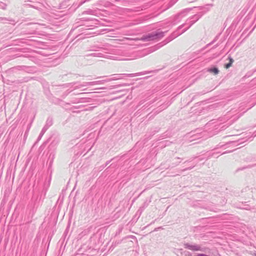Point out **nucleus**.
Wrapping results in <instances>:
<instances>
[{
	"label": "nucleus",
	"instance_id": "obj_16",
	"mask_svg": "<svg viewBox=\"0 0 256 256\" xmlns=\"http://www.w3.org/2000/svg\"><path fill=\"white\" fill-rule=\"evenodd\" d=\"M92 86V82H83L82 84H78L77 86H76L74 88L75 89L76 88H80L83 87L85 86Z\"/></svg>",
	"mask_w": 256,
	"mask_h": 256
},
{
	"label": "nucleus",
	"instance_id": "obj_52",
	"mask_svg": "<svg viewBox=\"0 0 256 256\" xmlns=\"http://www.w3.org/2000/svg\"><path fill=\"white\" fill-rule=\"evenodd\" d=\"M84 38V37H80V38Z\"/></svg>",
	"mask_w": 256,
	"mask_h": 256
},
{
	"label": "nucleus",
	"instance_id": "obj_4",
	"mask_svg": "<svg viewBox=\"0 0 256 256\" xmlns=\"http://www.w3.org/2000/svg\"><path fill=\"white\" fill-rule=\"evenodd\" d=\"M164 36V32L162 31H154L143 36L142 40L144 42H149L156 40H159L163 38Z\"/></svg>",
	"mask_w": 256,
	"mask_h": 256
},
{
	"label": "nucleus",
	"instance_id": "obj_23",
	"mask_svg": "<svg viewBox=\"0 0 256 256\" xmlns=\"http://www.w3.org/2000/svg\"><path fill=\"white\" fill-rule=\"evenodd\" d=\"M0 20H4V22H2L3 23H6V22L5 21H9L10 22V23H14V20H12V19H7L6 18H0Z\"/></svg>",
	"mask_w": 256,
	"mask_h": 256
},
{
	"label": "nucleus",
	"instance_id": "obj_35",
	"mask_svg": "<svg viewBox=\"0 0 256 256\" xmlns=\"http://www.w3.org/2000/svg\"><path fill=\"white\" fill-rule=\"evenodd\" d=\"M49 128L50 127L48 126L45 124L44 128H42V130L46 132Z\"/></svg>",
	"mask_w": 256,
	"mask_h": 256
},
{
	"label": "nucleus",
	"instance_id": "obj_49",
	"mask_svg": "<svg viewBox=\"0 0 256 256\" xmlns=\"http://www.w3.org/2000/svg\"><path fill=\"white\" fill-rule=\"evenodd\" d=\"M256 72V68L255 69H254L253 70V72Z\"/></svg>",
	"mask_w": 256,
	"mask_h": 256
},
{
	"label": "nucleus",
	"instance_id": "obj_22",
	"mask_svg": "<svg viewBox=\"0 0 256 256\" xmlns=\"http://www.w3.org/2000/svg\"><path fill=\"white\" fill-rule=\"evenodd\" d=\"M115 210H117V212L116 214H114V219H117L120 216V210H118V207L116 208Z\"/></svg>",
	"mask_w": 256,
	"mask_h": 256
},
{
	"label": "nucleus",
	"instance_id": "obj_15",
	"mask_svg": "<svg viewBox=\"0 0 256 256\" xmlns=\"http://www.w3.org/2000/svg\"><path fill=\"white\" fill-rule=\"evenodd\" d=\"M150 72L145 71V72H138V73H136V74H123L126 75V76H128V77L132 78V77L136 76H141V75H143V74H148Z\"/></svg>",
	"mask_w": 256,
	"mask_h": 256
},
{
	"label": "nucleus",
	"instance_id": "obj_38",
	"mask_svg": "<svg viewBox=\"0 0 256 256\" xmlns=\"http://www.w3.org/2000/svg\"><path fill=\"white\" fill-rule=\"evenodd\" d=\"M180 162H174L172 164V166H175L177 165H178L180 163Z\"/></svg>",
	"mask_w": 256,
	"mask_h": 256
},
{
	"label": "nucleus",
	"instance_id": "obj_27",
	"mask_svg": "<svg viewBox=\"0 0 256 256\" xmlns=\"http://www.w3.org/2000/svg\"><path fill=\"white\" fill-rule=\"evenodd\" d=\"M145 102H146V100H140V101L139 102V103H138V106H136V109H138V110H140V108H139V107H140V106L142 105V104Z\"/></svg>",
	"mask_w": 256,
	"mask_h": 256
},
{
	"label": "nucleus",
	"instance_id": "obj_32",
	"mask_svg": "<svg viewBox=\"0 0 256 256\" xmlns=\"http://www.w3.org/2000/svg\"><path fill=\"white\" fill-rule=\"evenodd\" d=\"M152 102L147 103L146 104L144 105L142 107V108L144 110L146 108L149 106H150L152 104Z\"/></svg>",
	"mask_w": 256,
	"mask_h": 256
},
{
	"label": "nucleus",
	"instance_id": "obj_18",
	"mask_svg": "<svg viewBox=\"0 0 256 256\" xmlns=\"http://www.w3.org/2000/svg\"><path fill=\"white\" fill-rule=\"evenodd\" d=\"M228 60H229V62L227 64H226L224 66V68L226 69L230 68L234 62V60L231 56H228Z\"/></svg>",
	"mask_w": 256,
	"mask_h": 256
},
{
	"label": "nucleus",
	"instance_id": "obj_39",
	"mask_svg": "<svg viewBox=\"0 0 256 256\" xmlns=\"http://www.w3.org/2000/svg\"><path fill=\"white\" fill-rule=\"evenodd\" d=\"M196 158H197L196 156H194V157H192V160H186L184 162V163H186V162H191L192 160H194L196 159Z\"/></svg>",
	"mask_w": 256,
	"mask_h": 256
},
{
	"label": "nucleus",
	"instance_id": "obj_46",
	"mask_svg": "<svg viewBox=\"0 0 256 256\" xmlns=\"http://www.w3.org/2000/svg\"><path fill=\"white\" fill-rule=\"evenodd\" d=\"M244 168H238V170H244Z\"/></svg>",
	"mask_w": 256,
	"mask_h": 256
},
{
	"label": "nucleus",
	"instance_id": "obj_28",
	"mask_svg": "<svg viewBox=\"0 0 256 256\" xmlns=\"http://www.w3.org/2000/svg\"><path fill=\"white\" fill-rule=\"evenodd\" d=\"M150 202V201H149V202H148L147 200L145 201L142 206L145 209L146 208L148 207Z\"/></svg>",
	"mask_w": 256,
	"mask_h": 256
},
{
	"label": "nucleus",
	"instance_id": "obj_53",
	"mask_svg": "<svg viewBox=\"0 0 256 256\" xmlns=\"http://www.w3.org/2000/svg\"><path fill=\"white\" fill-rule=\"evenodd\" d=\"M254 256H256V252L254 253Z\"/></svg>",
	"mask_w": 256,
	"mask_h": 256
},
{
	"label": "nucleus",
	"instance_id": "obj_25",
	"mask_svg": "<svg viewBox=\"0 0 256 256\" xmlns=\"http://www.w3.org/2000/svg\"><path fill=\"white\" fill-rule=\"evenodd\" d=\"M94 12L92 10H88L82 12V14H94Z\"/></svg>",
	"mask_w": 256,
	"mask_h": 256
},
{
	"label": "nucleus",
	"instance_id": "obj_17",
	"mask_svg": "<svg viewBox=\"0 0 256 256\" xmlns=\"http://www.w3.org/2000/svg\"><path fill=\"white\" fill-rule=\"evenodd\" d=\"M84 100L85 98H74L70 100V102L72 104H78L85 102Z\"/></svg>",
	"mask_w": 256,
	"mask_h": 256
},
{
	"label": "nucleus",
	"instance_id": "obj_33",
	"mask_svg": "<svg viewBox=\"0 0 256 256\" xmlns=\"http://www.w3.org/2000/svg\"><path fill=\"white\" fill-rule=\"evenodd\" d=\"M217 38H218V36H216L215 38L212 42H211L210 43H209L208 44H207V46H208L212 45V44H213L216 40Z\"/></svg>",
	"mask_w": 256,
	"mask_h": 256
},
{
	"label": "nucleus",
	"instance_id": "obj_2",
	"mask_svg": "<svg viewBox=\"0 0 256 256\" xmlns=\"http://www.w3.org/2000/svg\"><path fill=\"white\" fill-rule=\"evenodd\" d=\"M212 6V4H206L204 6L194 7V8H198L200 10H202L203 12L196 14L187 19L184 24L179 26V28H182L184 26H187L186 28H184V32H186L204 14L209 10L210 7Z\"/></svg>",
	"mask_w": 256,
	"mask_h": 256
},
{
	"label": "nucleus",
	"instance_id": "obj_6",
	"mask_svg": "<svg viewBox=\"0 0 256 256\" xmlns=\"http://www.w3.org/2000/svg\"><path fill=\"white\" fill-rule=\"evenodd\" d=\"M182 28H179V26L177 30L174 32L168 37L166 39H165L164 41L162 42V46H164L168 43L171 42L172 40L177 38L178 36L181 35L182 34L184 33L185 32H184V29L180 32V30Z\"/></svg>",
	"mask_w": 256,
	"mask_h": 256
},
{
	"label": "nucleus",
	"instance_id": "obj_1",
	"mask_svg": "<svg viewBox=\"0 0 256 256\" xmlns=\"http://www.w3.org/2000/svg\"><path fill=\"white\" fill-rule=\"evenodd\" d=\"M45 195L46 192L44 196H42V193L38 189H37L36 188H34L32 196L28 204L30 212L32 215L35 214L38 208L42 205Z\"/></svg>",
	"mask_w": 256,
	"mask_h": 256
},
{
	"label": "nucleus",
	"instance_id": "obj_10",
	"mask_svg": "<svg viewBox=\"0 0 256 256\" xmlns=\"http://www.w3.org/2000/svg\"><path fill=\"white\" fill-rule=\"evenodd\" d=\"M184 248L193 251L204 252V250L198 244H191L189 243L184 244Z\"/></svg>",
	"mask_w": 256,
	"mask_h": 256
},
{
	"label": "nucleus",
	"instance_id": "obj_51",
	"mask_svg": "<svg viewBox=\"0 0 256 256\" xmlns=\"http://www.w3.org/2000/svg\"><path fill=\"white\" fill-rule=\"evenodd\" d=\"M175 159L180 160V158H175Z\"/></svg>",
	"mask_w": 256,
	"mask_h": 256
},
{
	"label": "nucleus",
	"instance_id": "obj_43",
	"mask_svg": "<svg viewBox=\"0 0 256 256\" xmlns=\"http://www.w3.org/2000/svg\"><path fill=\"white\" fill-rule=\"evenodd\" d=\"M139 210H140V211H142V212H144V210H145L144 208H142V206H140L139 208Z\"/></svg>",
	"mask_w": 256,
	"mask_h": 256
},
{
	"label": "nucleus",
	"instance_id": "obj_11",
	"mask_svg": "<svg viewBox=\"0 0 256 256\" xmlns=\"http://www.w3.org/2000/svg\"><path fill=\"white\" fill-rule=\"evenodd\" d=\"M234 150H228V151H225L224 152H219L218 148H216L214 150V152H210L208 153V158L210 157H214V158H218L219 155L218 154H224L226 153H229L233 152Z\"/></svg>",
	"mask_w": 256,
	"mask_h": 256
},
{
	"label": "nucleus",
	"instance_id": "obj_14",
	"mask_svg": "<svg viewBox=\"0 0 256 256\" xmlns=\"http://www.w3.org/2000/svg\"><path fill=\"white\" fill-rule=\"evenodd\" d=\"M207 72L213 74L214 75H216L219 73L220 70L216 66L213 65L208 68Z\"/></svg>",
	"mask_w": 256,
	"mask_h": 256
},
{
	"label": "nucleus",
	"instance_id": "obj_13",
	"mask_svg": "<svg viewBox=\"0 0 256 256\" xmlns=\"http://www.w3.org/2000/svg\"><path fill=\"white\" fill-rule=\"evenodd\" d=\"M86 26H77L74 28H72L70 30V32H72V31H74L76 29L78 28V30L81 32V34L78 36H80L82 34H84V36L88 35V34L86 33V30L88 29L86 28Z\"/></svg>",
	"mask_w": 256,
	"mask_h": 256
},
{
	"label": "nucleus",
	"instance_id": "obj_24",
	"mask_svg": "<svg viewBox=\"0 0 256 256\" xmlns=\"http://www.w3.org/2000/svg\"><path fill=\"white\" fill-rule=\"evenodd\" d=\"M198 162L196 161L194 162V164H193L192 166H189L188 168H185L184 169H183L182 170V171H186V170H192L193 168L194 167V166L198 164Z\"/></svg>",
	"mask_w": 256,
	"mask_h": 256
},
{
	"label": "nucleus",
	"instance_id": "obj_21",
	"mask_svg": "<svg viewBox=\"0 0 256 256\" xmlns=\"http://www.w3.org/2000/svg\"><path fill=\"white\" fill-rule=\"evenodd\" d=\"M106 82H108V80H98V81L92 82V86L95 85V84H103Z\"/></svg>",
	"mask_w": 256,
	"mask_h": 256
},
{
	"label": "nucleus",
	"instance_id": "obj_31",
	"mask_svg": "<svg viewBox=\"0 0 256 256\" xmlns=\"http://www.w3.org/2000/svg\"><path fill=\"white\" fill-rule=\"evenodd\" d=\"M0 7L1 8H2V9L5 10V9H6V4H4V3H3V2H1L0 3Z\"/></svg>",
	"mask_w": 256,
	"mask_h": 256
},
{
	"label": "nucleus",
	"instance_id": "obj_42",
	"mask_svg": "<svg viewBox=\"0 0 256 256\" xmlns=\"http://www.w3.org/2000/svg\"><path fill=\"white\" fill-rule=\"evenodd\" d=\"M72 84L71 83H69V84H64L63 85H62V86L66 88V87H68V86L69 85L71 84Z\"/></svg>",
	"mask_w": 256,
	"mask_h": 256
},
{
	"label": "nucleus",
	"instance_id": "obj_26",
	"mask_svg": "<svg viewBox=\"0 0 256 256\" xmlns=\"http://www.w3.org/2000/svg\"><path fill=\"white\" fill-rule=\"evenodd\" d=\"M122 74H114V76L112 78V80H116L121 79V78H122Z\"/></svg>",
	"mask_w": 256,
	"mask_h": 256
},
{
	"label": "nucleus",
	"instance_id": "obj_50",
	"mask_svg": "<svg viewBox=\"0 0 256 256\" xmlns=\"http://www.w3.org/2000/svg\"><path fill=\"white\" fill-rule=\"evenodd\" d=\"M160 44H161V45H160V47H161V46H162V42L161 43H160Z\"/></svg>",
	"mask_w": 256,
	"mask_h": 256
},
{
	"label": "nucleus",
	"instance_id": "obj_48",
	"mask_svg": "<svg viewBox=\"0 0 256 256\" xmlns=\"http://www.w3.org/2000/svg\"><path fill=\"white\" fill-rule=\"evenodd\" d=\"M28 132H26L24 136L26 137V136Z\"/></svg>",
	"mask_w": 256,
	"mask_h": 256
},
{
	"label": "nucleus",
	"instance_id": "obj_20",
	"mask_svg": "<svg viewBox=\"0 0 256 256\" xmlns=\"http://www.w3.org/2000/svg\"><path fill=\"white\" fill-rule=\"evenodd\" d=\"M54 158V154H50L49 156L48 160H49V164H48V167H50L52 166L53 162V160Z\"/></svg>",
	"mask_w": 256,
	"mask_h": 256
},
{
	"label": "nucleus",
	"instance_id": "obj_9",
	"mask_svg": "<svg viewBox=\"0 0 256 256\" xmlns=\"http://www.w3.org/2000/svg\"><path fill=\"white\" fill-rule=\"evenodd\" d=\"M249 137L248 138H250L251 136L250 134L246 136V138L241 136L240 138L236 139V140H230L229 142H227L226 144V145H230L232 146H236L240 144H243L245 142H246L248 140V138H247V137Z\"/></svg>",
	"mask_w": 256,
	"mask_h": 256
},
{
	"label": "nucleus",
	"instance_id": "obj_34",
	"mask_svg": "<svg viewBox=\"0 0 256 256\" xmlns=\"http://www.w3.org/2000/svg\"><path fill=\"white\" fill-rule=\"evenodd\" d=\"M49 128L50 127L48 126L45 124L44 128H42V130L46 132Z\"/></svg>",
	"mask_w": 256,
	"mask_h": 256
},
{
	"label": "nucleus",
	"instance_id": "obj_44",
	"mask_svg": "<svg viewBox=\"0 0 256 256\" xmlns=\"http://www.w3.org/2000/svg\"><path fill=\"white\" fill-rule=\"evenodd\" d=\"M27 34V33L26 32H22L20 33V34Z\"/></svg>",
	"mask_w": 256,
	"mask_h": 256
},
{
	"label": "nucleus",
	"instance_id": "obj_12",
	"mask_svg": "<svg viewBox=\"0 0 256 256\" xmlns=\"http://www.w3.org/2000/svg\"><path fill=\"white\" fill-rule=\"evenodd\" d=\"M12 68L19 70H24L30 73L34 71L32 67L28 66H18L14 68Z\"/></svg>",
	"mask_w": 256,
	"mask_h": 256
},
{
	"label": "nucleus",
	"instance_id": "obj_40",
	"mask_svg": "<svg viewBox=\"0 0 256 256\" xmlns=\"http://www.w3.org/2000/svg\"><path fill=\"white\" fill-rule=\"evenodd\" d=\"M112 160H108L107 161L106 164H105V165L104 166H103V168H104L105 166H107L110 163V162H111Z\"/></svg>",
	"mask_w": 256,
	"mask_h": 256
},
{
	"label": "nucleus",
	"instance_id": "obj_5",
	"mask_svg": "<svg viewBox=\"0 0 256 256\" xmlns=\"http://www.w3.org/2000/svg\"><path fill=\"white\" fill-rule=\"evenodd\" d=\"M192 8H187L184 9L180 12H178L176 14L173 18L172 23L174 24H176L178 22H180L183 18L186 16L189 12H190Z\"/></svg>",
	"mask_w": 256,
	"mask_h": 256
},
{
	"label": "nucleus",
	"instance_id": "obj_30",
	"mask_svg": "<svg viewBox=\"0 0 256 256\" xmlns=\"http://www.w3.org/2000/svg\"><path fill=\"white\" fill-rule=\"evenodd\" d=\"M142 213V211H140L139 209L137 211V212L135 216H138V218Z\"/></svg>",
	"mask_w": 256,
	"mask_h": 256
},
{
	"label": "nucleus",
	"instance_id": "obj_3",
	"mask_svg": "<svg viewBox=\"0 0 256 256\" xmlns=\"http://www.w3.org/2000/svg\"><path fill=\"white\" fill-rule=\"evenodd\" d=\"M92 48V49L90 50V51L94 52H92L86 54V56H92L102 58L108 56L107 54L108 53V48L96 46H94Z\"/></svg>",
	"mask_w": 256,
	"mask_h": 256
},
{
	"label": "nucleus",
	"instance_id": "obj_19",
	"mask_svg": "<svg viewBox=\"0 0 256 256\" xmlns=\"http://www.w3.org/2000/svg\"><path fill=\"white\" fill-rule=\"evenodd\" d=\"M53 124V120L51 117H48L46 121V124L49 127L51 126Z\"/></svg>",
	"mask_w": 256,
	"mask_h": 256
},
{
	"label": "nucleus",
	"instance_id": "obj_29",
	"mask_svg": "<svg viewBox=\"0 0 256 256\" xmlns=\"http://www.w3.org/2000/svg\"><path fill=\"white\" fill-rule=\"evenodd\" d=\"M46 132L43 131L42 130H41L38 136V140H39L41 139V138H42V136H43V135Z\"/></svg>",
	"mask_w": 256,
	"mask_h": 256
},
{
	"label": "nucleus",
	"instance_id": "obj_8",
	"mask_svg": "<svg viewBox=\"0 0 256 256\" xmlns=\"http://www.w3.org/2000/svg\"><path fill=\"white\" fill-rule=\"evenodd\" d=\"M182 28H179V26L177 30L174 32L168 37L166 39H165L164 41L162 42V46H164L168 43L171 42L172 40L177 38L178 36L181 35L182 34L184 33L185 32H184V29L180 32V30Z\"/></svg>",
	"mask_w": 256,
	"mask_h": 256
},
{
	"label": "nucleus",
	"instance_id": "obj_36",
	"mask_svg": "<svg viewBox=\"0 0 256 256\" xmlns=\"http://www.w3.org/2000/svg\"><path fill=\"white\" fill-rule=\"evenodd\" d=\"M242 208L244 210H250V206L248 204L246 205V206L244 208Z\"/></svg>",
	"mask_w": 256,
	"mask_h": 256
},
{
	"label": "nucleus",
	"instance_id": "obj_37",
	"mask_svg": "<svg viewBox=\"0 0 256 256\" xmlns=\"http://www.w3.org/2000/svg\"><path fill=\"white\" fill-rule=\"evenodd\" d=\"M90 0H84V1H82L81 2H80V4H78V6H82L83 4H84V2H88L90 1Z\"/></svg>",
	"mask_w": 256,
	"mask_h": 256
},
{
	"label": "nucleus",
	"instance_id": "obj_45",
	"mask_svg": "<svg viewBox=\"0 0 256 256\" xmlns=\"http://www.w3.org/2000/svg\"><path fill=\"white\" fill-rule=\"evenodd\" d=\"M188 256H192V254L190 252H188Z\"/></svg>",
	"mask_w": 256,
	"mask_h": 256
},
{
	"label": "nucleus",
	"instance_id": "obj_7",
	"mask_svg": "<svg viewBox=\"0 0 256 256\" xmlns=\"http://www.w3.org/2000/svg\"><path fill=\"white\" fill-rule=\"evenodd\" d=\"M182 28H179V26L177 30L174 32L168 37L166 39H165L164 41L162 42V46H164L168 43L171 42L172 40L177 38L178 36L181 35L182 34L184 33L185 32H184V29L180 32V30Z\"/></svg>",
	"mask_w": 256,
	"mask_h": 256
},
{
	"label": "nucleus",
	"instance_id": "obj_41",
	"mask_svg": "<svg viewBox=\"0 0 256 256\" xmlns=\"http://www.w3.org/2000/svg\"><path fill=\"white\" fill-rule=\"evenodd\" d=\"M163 109H162V108H159L158 110H156L155 112H154V114L156 113H158L159 112H160V111H162Z\"/></svg>",
	"mask_w": 256,
	"mask_h": 256
},
{
	"label": "nucleus",
	"instance_id": "obj_47",
	"mask_svg": "<svg viewBox=\"0 0 256 256\" xmlns=\"http://www.w3.org/2000/svg\"><path fill=\"white\" fill-rule=\"evenodd\" d=\"M204 158H199L198 160H204Z\"/></svg>",
	"mask_w": 256,
	"mask_h": 256
}]
</instances>
